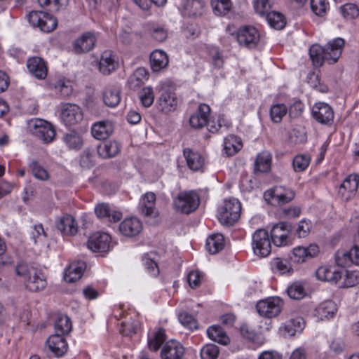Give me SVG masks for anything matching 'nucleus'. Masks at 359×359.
<instances>
[{
	"label": "nucleus",
	"mask_w": 359,
	"mask_h": 359,
	"mask_svg": "<svg viewBox=\"0 0 359 359\" xmlns=\"http://www.w3.org/2000/svg\"><path fill=\"white\" fill-rule=\"evenodd\" d=\"M38 2L42 7H48L50 10L58 12L67 7L69 0H38Z\"/></svg>",
	"instance_id": "46"
},
{
	"label": "nucleus",
	"mask_w": 359,
	"mask_h": 359,
	"mask_svg": "<svg viewBox=\"0 0 359 359\" xmlns=\"http://www.w3.org/2000/svg\"><path fill=\"white\" fill-rule=\"evenodd\" d=\"M204 7L201 0H186L183 4L182 13L189 17L201 15Z\"/></svg>",
	"instance_id": "37"
},
{
	"label": "nucleus",
	"mask_w": 359,
	"mask_h": 359,
	"mask_svg": "<svg viewBox=\"0 0 359 359\" xmlns=\"http://www.w3.org/2000/svg\"><path fill=\"white\" fill-rule=\"evenodd\" d=\"M316 275L320 280L337 283L341 278V271L334 266H322L316 270Z\"/></svg>",
	"instance_id": "24"
},
{
	"label": "nucleus",
	"mask_w": 359,
	"mask_h": 359,
	"mask_svg": "<svg viewBox=\"0 0 359 359\" xmlns=\"http://www.w3.org/2000/svg\"><path fill=\"white\" fill-rule=\"evenodd\" d=\"M319 248L316 244H311L308 247L298 246L292 250L290 258L291 262L300 264L317 256Z\"/></svg>",
	"instance_id": "14"
},
{
	"label": "nucleus",
	"mask_w": 359,
	"mask_h": 359,
	"mask_svg": "<svg viewBox=\"0 0 359 359\" xmlns=\"http://www.w3.org/2000/svg\"><path fill=\"white\" fill-rule=\"evenodd\" d=\"M156 205V195L153 192L146 193L141 198L140 208L145 216H149L154 213Z\"/></svg>",
	"instance_id": "39"
},
{
	"label": "nucleus",
	"mask_w": 359,
	"mask_h": 359,
	"mask_svg": "<svg viewBox=\"0 0 359 359\" xmlns=\"http://www.w3.org/2000/svg\"><path fill=\"white\" fill-rule=\"evenodd\" d=\"M113 130L114 127L110 121H102L93 125L91 133L97 140H105L112 134Z\"/></svg>",
	"instance_id": "30"
},
{
	"label": "nucleus",
	"mask_w": 359,
	"mask_h": 359,
	"mask_svg": "<svg viewBox=\"0 0 359 359\" xmlns=\"http://www.w3.org/2000/svg\"><path fill=\"white\" fill-rule=\"evenodd\" d=\"M111 237L108 233L96 232L88 238V248L93 252H107L109 250Z\"/></svg>",
	"instance_id": "16"
},
{
	"label": "nucleus",
	"mask_w": 359,
	"mask_h": 359,
	"mask_svg": "<svg viewBox=\"0 0 359 359\" xmlns=\"http://www.w3.org/2000/svg\"><path fill=\"white\" fill-rule=\"evenodd\" d=\"M209 55L215 67L219 69L223 67L224 60L218 48L211 47L209 49Z\"/></svg>",
	"instance_id": "62"
},
{
	"label": "nucleus",
	"mask_w": 359,
	"mask_h": 359,
	"mask_svg": "<svg viewBox=\"0 0 359 359\" xmlns=\"http://www.w3.org/2000/svg\"><path fill=\"white\" fill-rule=\"evenodd\" d=\"M149 79V73L144 67H139L130 75L128 84L130 89L136 90Z\"/></svg>",
	"instance_id": "35"
},
{
	"label": "nucleus",
	"mask_w": 359,
	"mask_h": 359,
	"mask_svg": "<svg viewBox=\"0 0 359 359\" xmlns=\"http://www.w3.org/2000/svg\"><path fill=\"white\" fill-rule=\"evenodd\" d=\"M288 296L293 299L299 300L303 299L306 295L304 287L299 282L292 283L287 290Z\"/></svg>",
	"instance_id": "49"
},
{
	"label": "nucleus",
	"mask_w": 359,
	"mask_h": 359,
	"mask_svg": "<svg viewBox=\"0 0 359 359\" xmlns=\"http://www.w3.org/2000/svg\"><path fill=\"white\" fill-rule=\"evenodd\" d=\"M344 46V40L337 38L329 41L325 46L314 44L309 49V56L316 67H321L325 62L336 63L340 57Z\"/></svg>",
	"instance_id": "1"
},
{
	"label": "nucleus",
	"mask_w": 359,
	"mask_h": 359,
	"mask_svg": "<svg viewBox=\"0 0 359 359\" xmlns=\"http://www.w3.org/2000/svg\"><path fill=\"white\" fill-rule=\"evenodd\" d=\"M121 151V145L116 141H107L100 144L97 147V153L104 158H113Z\"/></svg>",
	"instance_id": "33"
},
{
	"label": "nucleus",
	"mask_w": 359,
	"mask_h": 359,
	"mask_svg": "<svg viewBox=\"0 0 359 359\" xmlns=\"http://www.w3.org/2000/svg\"><path fill=\"white\" fill-rule=\"evenodd\" d=\"M96 216L105 222H117L123 217L121 211L111 209L108 203H99L95 207Z\"/></svg>",
	"instance_id": "19"
},
{
	"label": "nucleus",
	"mask_w": 359,
	"mask_h": 359,
	"mask_svg": "<svg viewBox=\"0 0 359 359\" xmlns=\"http://www.w3.org/2000/svg\"><path fill=\"white\" fill-rule=\"evenodd\" d=\"M28 127L32 135L43 143L49 144L53 141L55 130L50 123L43 119L34 118L29 121Z\"/></svg>",
	"instance_id": "4"
},
{
	"label": "nucleus",
	"mask_w": 359,
	"mask_h": 359,
	"mask_svg": "<svg viewBox=\"0 0 359 359\" xmlns=\"http://www.w3.org/2000/svg\"><path fill=\"white\" fill-rule=\"evenodd\" d=\"M205 247L210 254H217L224 247V238L220 233L213 234L206 240Z\"/></svg>",
	"instance_id": "42"
},
{
	"label": "nucleus",
	"mask_w": 359,
	"mask_h": 359,
	"mask_svg": "<svg viewBox=\"0 0 359 359\" xmlns=\"http://www.w3.org/2000/svg\"><path fill=\"white\" fill-rule=\"evenodd\" d=\"M150 32L152 37L158 42L164 41L168 36L167 31L161 27H153Z\"/></svg>",
	"instance_id": "64"
},
{
	"label": "nucleus",
	"mask_w": 359,
	"mask_h": 359,
	"mask_svg": "<svg viewBox=\"0 0 359 359\" xmlns=\"http://www.w3.org/2000/svg\"><path fill=\"white\" fill-rule=\"evenodd\" d=\"M184 157L186 159L188 168L193 171L200 170L204 165V158L198 151L189 148L183 151Z\"/></svg>",
	"instance_id": "28"
},
{
	"label": "nucleus",
	"mask_w": 359,
	"mask_h": 359,
	"mask_svg": "<svg viewBox=\"0 0 359 359\" xmlns=\"http://www.w3.org/2000/svg\"><path fill=\"white\" fill-rule=\"evenodd\" d=\"M287 112V108L283 104H273L270 109V116L274 123H280Z\"/></svg>",
	"instance_id": "50"
},
{
	"label": "nucleus",
	"mask_w": 359,
	"mask_h": 359,
	"mask_svg": "<svg viewBox=\"0 0 359 359\" xmlns=\"http://www.w3.org/2000/svg\"><path fill=\"white\" fill-rule=\"evenodd\" d=\"M269 25L276 29H281L285 25V17L280 13L271 11L265 18Z\"/></svg>",
	"instance_id": "44"
},
{
	"label": "nucleus",
	"mask_w": 359,
	"mask_h": 359,
	"mask_svg": "<svg viewBox=\"0 0 359 359\" xmlns=\"http://www.w3.org/2000/svg\"><path fill=\"white\" fill-rule=\"evenodd\" d=\"M312 116L319 123L331 126L334 121V114L328 104L318 102L312 107Z\"/></svg>",
	"instance_id": "11"
},
{
	"label": "nucleus",
	"mask_w": 359,
	"mask_h": 359,
	"mask_svg": "<svg viewBox=\"0 0 359 359\" xmlns=\"http://www.w3.org/2000/svg\"><path fill=\"white\" fill-rule=\"evenodd\" d=\"M359 183V175L353 174L348 176L341 184L339 193L345 196L346 199L351 198L357 191Z\"/></svg>",
	"instance_id": "25"
},
{
	"label": "nucleus",
	"mask_w": 359,
	"mask_h": 359,
	"mask_svg": "<svg viewBox=\"0 0 359 359\" xmlns=\"http://www.w3.org/2000/svg\"><path fill=\"white\" fill-rule=\"evenodd\" d=\"M178 319L180 323L189 330L197 329L198 325L196 320L193 316L186 311H182L179 313Z\"/></svg>",
	"instance_id": "55"
},
{
	"label": "nucleus",
	"mask_w": 359,
	"mask_h": 359,
	"mask_svg": "<svg viewBox=\"0 0 359 359\" xmlns=\"http://www.w3.org/2000/svg\"><path fill=\"white\" fill-rule=\"evenodd\" d=\"M311 161V158L306 154L297 155L292 162L294 170L295 172H302L307 168Z\"/></svg>",
	"instance_id": "51"
},
{
	"label": "nucleus",
	"mask_w": 359,
	"mask_h": 359,
	"mask_svg": "<svg viewBox=\"0 0 359 359\" xmlns=\"http://www.w3.org/2000/svg\"><path fill=\"white\" fill-rule=\"evenodd\" d=\"M15 272L22 278L26 288L31 292H39L46 287V276L40 269L25 263H20L15 267Z\"/></svg>",
	"instance_id": "2"
},
{
	"label": "nucleus",
	"mask_w": 359,
	"mask_h": 359,
	"mask_svg": "<svg viewBox=\"0 0 359 359\" xmlns=\"http://www.w3.org/2000/svg\"><path fill=\"white\" fill-rule=\"evenodd\" d=\"M359 283V271H347L346 273L345 278L343 281L341 287H352Z\"/></svg>",
	"instance_id": "61"
},
{
	"label": "nucleus",
	"mask_w": 359,
	"mask_h": 359,
	"mask_svg": "<svg viewBox=\"0 0 359 359\" xmlns=\"http://www.w3.org/2000/svg\"><path fill=\"white\" fill-rule=\"evenodd\" d=\"M211 6L216 15H224L230 11L231 3L230 0H211Z\"/></svg>",
	"instance_id": "48"
},
{
	"label": "nucleus",
	"mask_w": 359,
	"mask_h": 359,
	"mask_svg": "<svg viewBox=\"0 0 359 359\" xmlns=\"http://www.w3.org/2000/svg\"><path fill=\"white\" fill-rule=\"evenodd\" d=\"M327 0H311V8L313 12L319 16L323 15L328 8Z\"/></svg>",
	"instance_id": "60"
},
{
	"label": "nucleus",
	"mask_w": 359,
	"mask_h": 359,
	"mask_svg": "<svg viewBox=\"0 0 359 359\" xmlns=\"http://www.w3.org/2000/svg\"><path fill=\"white\" fill-rule=\"evenodd\" d=\"M64 141L70 149L79 150L83 145L81 137L75 132H71L64 136Z\"/></svg>",
	"instance_id": "47"
},
{
	"label": "nucleus",
	"mask_w": 359,
	"mask_h": 359,
	"mask_svg": "<svg viewBox=\"0 0 359 359\" xmlns=\"http://www.w3.org/2000/svg\"><path fill=\"white\" fill-rule=\"evenodd\" d=\"M335 261L341 267H348L351 264L359 265V248L353 247L349 250H337L335 253Z\"/></svg>",
	"instance_id": "15"
},
{
	"label": "nucleus",
	"mask_w": 359,
	"mask_h": 359,
	"mask_svg": "<svg viewBox=\"0 0 359 359\" xmlns=\"http://www.w3.org/2000/svg\"><path fill=\"white\" fill-rule=\"evenodd\" d=\"M241 211V204L238 199L225 200L218 212V219L223 225H233L240 218Z\"/></svg>",
	"instance_id": "3"
},
{
	"label": "nucleus",
	"mask_w": 359,
	"mask_h": 359,
	"mask_svg": "<svg viewBox=\"0 0 359 359\" xmlns=\"http://www.w3.org/2000/svg\"><path fill=\"white\" fill-rule=\"evenodd\" d=\"M184 354V348L177 341L170 340L166 342L161 351V359H182Z\"/></svg>",
	"instance_id": "20"
},
{
	"label": "nucleus",
	"mask_w": 359,
	"mask_h": 359,
	"mask_svg": "<svg viewBox=\"0 0 359 359\" xmlns=\"http://www.w3.org/2000/svg\"><path fill=\"white\" fill-rule=\"evenodd\" d=\"M199 204V196L194 191L180 192L173 201L175 209L184 214H189L195 211Z\"/></svg>",
	"instance_id": "5"
},
{
	"label": "nucleus",
	"mask_w": 359,
	"mask_h": 359,
	"mask_svg": "<svg viewBox=\"0 0 359 359\" xmlns=\"http://www.w3.org/2000/svg\"><path fill=\"white\" fill-rule=\"evenodd\" d=\"M157 104L161 111L168 114L177 109L178 99L175 93L171 88L163 86L159 90Z\"/></svg>",
	"instance_id": "9"
},
{
	"label": "nucleus",
	"mask_w": 359,
	"mask_h": 359,
	"mask_svg": "<svg viewBox=\"0 0 359 359\" xmlns=\"http://www.w3.org/2000/svg\"><path fill=\"white\" fill-rule=\"evenodd\" d=\"M103 101L109 107H116L121 101V88L118 86L110 85L103 92Z\"/></svg>",
	"instance_id": "29"
},
{
	"label": "nucleus",
	"mask_w": 359,
	"mask_h": 359,
	"mask_svg": "<svg viewBox=\"0 0 359 359\" xmlns=\"http://www.w3.org/2000/svg\"><path fill=\"white\" fill-rule=\"evenodd\" d=\"M243 144L239 137L231 135L224 138V151L227 156H231L238 153Z\"/></svg>",
	"instance_id": "38"
},
{
	"label": "nucleus",
	"mask_w": 359,
	"mask_h": 359,
	"mask_svg": "<svg viewBox=\"0 0 359 359\" xmlns=\"http://www.w3.org/2000/svg\"><path fill=\"white\" fill-rule=\"evenodd\" d=\"M210 113V107L206 104H200L198 109L189 118L191 128L200 129L207 126Z\"/></svg>",
	"instance_id": "17"
},
{
	"label": "nucleus",
	"mask_w": 359,
	"mask_h": 359,
	"mask_svg": "<svg viewBox=\"0 0 359 359\" xmlns=\"http://www.w3.org/2000/svg\"><path fill=\"white\" fill-rule=\"evenodd\" d=\"M283 306V302L280 298L272 297L259 301L256 309L260 316L271 318L279 315Z\"/></svg>",
	"instance_id": "7"
},
{
	"label": "nucleus",
	"mask_w": 359,
	"mask_h": 359,
	"mask_svg": "<svg viewBox=\"0 0 359 359\" xmlns=\"http://www.w3.org/2000/svg\"><path fill=\"white\" fill-rule=\"evenodd\" d=\"M208 336L212 341L219 344L226 345L229 342V338L226 332L219 325H212L207 330Z\"/></svg>",
	"instance_id": "43"
},
{
	"label": "nucleus",
	"mask_w": 359,
	"mask_h": 359,
	"mask_svg": "<svg viewBox=\"0 0 359 359\" xmlns=\"http://www.w3.org/2000/svg\"><path fill=\"white\" fill-rule=\"evenodd\" d=\"M139 97L144 107L151 106L154 100V94L152 88H143L139 93Z\"/></svg>",
	"instance_id": "53"
},
{
	"label": "nucleus",
	"mask_w": 359,
	"mask_h": 359,
	"mask_svg": "<svg viewBox=\"0 0 359 359\" xmlns=\"http://www.w3.org/2000/svg\"><path fill=\"white\" fill-rule=\"evenodd\" d=\"M143 264L147 271L153 276H157L159 273V269L156 262L149 255L145 254L142 257Z\"/></svg>",
	"instance_id": "58"
},
{
	"label": "nucleus",
	"mask_w": 359,
	"mask_h": 359,
	"mask_svg": "<svg viewBox=\"0 0 359 359\" xmlns=\"http://www.w3.org/2000/svg\"><path fill=\"white\" fill-rule=\"evenodd\" d=\"M96 39L90 32L83 34L74 43V51L76 54H82L90 51L95 46Z\"/></svg>",
	"instance_id": "22"
},
{
	"label": "nucleus",
	"mask_w": 359,
	"mask_h": 359,
	"mask_svg": "<svg viewBox=\"0 0 359 359\" xmlns=\"http://www.w3.org/2000/svg\"><path fill=\"white\" fill-rule=\"evenodd\" d=\"M62 119L67 125H74L83 119V113L79 106L66 103L62 107Z\"/></svg>",
	"instance_id": "18"
},
{
	"label": "nucleus",
	"mask_w": 359,
	"mask_h": 359,
	"mask_svg": "<svg viewBox=\"0 0 359 359\" xmlns=\"http://www.w3.org/2000/svg\"><path fill=\"white\" fill-rule=\"evenodd\" d=\"M337 311L336 304L332 301H325L315 309V316L320 320L332 318Z\"/></svg>",
	"instance_id": "36"
},
{
	"label": "nucleus",
	"mask_w": 359,
	"mask_h": 359,
	"mask_svg": "<svg viewBox=\"0 0 359 359\" xmlns=\"http://www.w3.org/2000/svg\"><path fill=\"white\" fill-rule=\"evenodd\" d=\"M46 343L49 349L55 354V356L60 357L63 355L67 351V343L63 336L59 334H53L49 337Z\"/></svg>",
	"instance_id": "26"
},
{
	"label": "nucleus",
	"mask_w": 359,
	"mask_h": 359,
	"mask_svg": "<svg viewBox=\"0 0 359 359\" xmlns=\"http://www.w3.org/2000/svg\"><path fill=\"white\" fill-rule=\"evenodd\" d=\"M272 156L266 151H264L257 156L255 162V171L267 172L271 170Z\"/></svg>",
	"instance_id": "41"
},
{
	"label": "nucleus",
	"mask_w": 359,
	"mask_h": 359,
	"mask_svg": "<svg viewBox=\"0 0 359 359\" xmlns=\"http://www.w3.org/2000/svg\"><path fill=\"white\" fill-rule=\"evenodd\" d=\"M55 334L64 336L72 330V325L70 318L63 314H57L55 321Z\"/></svg>",
	"instance_id": "40"
},
{
	"label": "nucleus",
	"mask_w": 359,
	"mask_h": 359,
	"mask_svg": "<svg viewBox=\"0 0 359 359\" xmlns=\"http://www.w3.org/2000/svg\"><path fill=\"white\" fill-rule=\"evenodd\" d=\"M291 229L292 226L287 222L275 224L271 231V241L278 247L287 245L290 242L288 236Z\"/></svg>",
	"instance_id": "12"
},
{
	"label": "nucleus",
	"mask_w": 359,
	"mask_h": 359,
	"mask_svg": "<svg viewBox=\"0 0 359 359\" xmlns=\"http://www.w3.org/2000/svg\"><path fill=\"white\" fill-rule=\"evenodd\" d=\"M27 67L29 73L38 79H44L47 76V66L41 57H29L27 61Z\"/></svg>",
	"instance_id": "21"
},
{
	"label": "nucleus",
	"mask_w": 359,
	"mask_h": 359,
	"mask_svg": "<svg viewBox=\"0 0 359 359\" xmlns=\"http://www.w3.org/2000/svg\"><path fill=\"white\" fill-rule=\"evenodd\" d=\"M187 281L191 288H196L201 283L202 275L198 271H191L187 276Z\"/></svg>",
	"instance_id": "63"
},
{
	"label": "nucleus",
	"mask_w": 359,
	"mask_h": 359,
	"mask_svg": "<svg viewBox=\"0 0 359 359\" xmlns=\"http://www.w3.org/2000/svg\"><path fill=\"white\" fill-rule=\"evenodd\" d=\"M29 167L33 175L36 179L40 180H47L49 178V175L47 170L36 161H32L29 164Z\"/></svg>",
	"instance_id": "54"
},
{
	"label": "nucleus",
	"mask_w": 359,
	"mask_h": 359,
	"mask_svg": "<svg viewBox=\"0 0 359 359\" xmlns=\"http://www.w3.org/2000/svg\"><path fill=\"white\" fill-rule=\"evenodd\" d=\"M142 229V223L136 217L125 219L119 225L120 232L127 237H133L137 236L141 232Z\"/></svg>",
	"instance_id": "23"
},
{
	"label": "nucleus",
	"mask_w": 359,
	"mask_h": 359,
	"mask_svg": "<svg viewBox=\"0 0 359 359\" xmlns=\"http://www.w3.org/2000/svg\"><path fill=\"white\" fill-rule=\"evenodd\" d=\"M264 197L268 203L278 205L285 204L292 201L294 197V193L292 190L283 191L282 187H276L273 189L266 191Z\"/></svg>",
	"instance_id": "13"
},
{
	"label": "nucleus",
	"mask_w": 359,
	"mask_h": 359,
	"mask_svg": "<svg viewBox=\"0 0 359 359\" xmlns=\"http://www.w3.org/2000/svg\"><path fill=\"white\" fill-rule=\"evenodd\" d=\"M271 0H256L254 1V8L257 13L263 17L270 13Z\"/></svg>",
	"instance_id": "57"
},
{
	"label": "nucleus",
	"mask_w": 359,
	"mask_h": 359,
	"mask_svg": "<svg viewBox=\"0 0 359 359\" xmlns=\"http://www.w3.org/2000/svg\"><path fill=\"white\" fill-rule=\"evenodd\" d=\"M27 19L33 27H39L44 32H52L57 25V20L54 16L43 11H32L29 13Z\"/></svg>",
	"instance_id": "6"
},
{
	"label": "nucleus",
	"mask_w": 359,
	"mask_h": 359,
	"mask_svg": "<svg viewBox=\"0 0 359 359\" xmlns=\"http://www.w3.org/2000/svg\"><path fill=\"white\" fill-rule=\"evenodd\" d=\"M219 350L215 344H207L201 351L202 359H217Z\"/></svg>",
	"instance_id": "56"
},
{
	"label": "nucleus",
	"mask_w": 359,
	"mask_h": 359,
	"mask_svg": "<svg viewBox=\"0 0 359 359\" xmlns=\"http://www.w3.org/2000/svg\"><path fill=\"white\" fill-rule=\"evenodd\" d=\"M86 268V264L83 261H79L71 264L67 269L64 279L67 283H74L79 280Z\"/></svg>",
	"instance_id": "32"
},
{
	"label": "nucleus",
	"mask_w": 359,
	"mask_h": 359,
	"mask_svg": "<svg viewBox=\"0 0 359 359\" xmlns=\"http://www.w3.org/2000/svg\"><path fill=\"white\" fill-rule=\"evenodd\" d=\"M343 17L347 20L354 19L359 15V8L356 4H346L340 7Z\"/></svg>",
	"instance_id": "52"
},
{
	"label": "nucleus",
	"mask_w": 359,
	"mask_h": 359,
	"mask_svg": "<svg viewBox=\"0 0 359 359\" xmlns=\"http://www.w3.org/2000/svg\"><path fill=\"white\" fill-rule=\"evenodd\" d=\"M272 269L273 271H278L280 274H284L292 271L290 263L286 259L276 258L272 262Z\"/></svg>",
	"instance_id": "59"
},
{
	"label": "nucleus",
	"mask_w": 359,
	"mask_h": 359,
	"mask_svg": "<svg viewBox=\"0 0 359 359\" xmlns=\"http://www.w3.org/2000/svg\"><path fill=\"white\" fill-rule=\"evenodd\" d=\"M237 41L241 46L253 48L256 47L259 41V32L251 26L241 27L237 32Z\"/></svg>",
	"instance_id": "10"
},
{
	"label": "nucleus",
	"mask_w": 359,
	"mask_h": 359,
	"mask_svg": "<svg viewBox=\"0 0 359 359\" xmlns=\"http://www.w3.org/2000/svg\"><path fill=\"white\" fill-rule=\"evenodd\" d=\"M168 62V56L162 50H155L150 55V65L154 72H158L165 69Z\"/></svg>",
	"instance_id": "31"
},
{
	"label": "nucleus",
	"mask_w": 359,
	"mask_h": 359,
	"mask_svg": "<svg viewBox=\"0 0 359 359\" xmlns=\"http://www.w3.org/2000/svg\"><path fill=\"white\" fill-rule=\"evenodd\" d=\"M116 63L111 50H105L102 55L99 62V70L103 74H109L116 69Z\"/></svg>",
	"instance_id": "34"
},
{
	"label": "nucleus",
	"mask_w": 359,
	"mask_h": 359,
	"mask_svg": "<svg viewBox=\"0 0 359 359\" xmlns=\"http://www.w3.org/2000/svg\"><path fill=\"white\" fill-rule=\"evenodd\" d=\"M165 330L160 328L156 332H155L153 337L148 339V347L150 351H157L165 341Z\"/></svg>",
	"instance_id": "45"
},
{
	"label": "nucleus",
	"mask_w": 359,
	"mask_h": 359,
	"mask_svg": "<svg viewBox=\"0 0 359 359\" xmlns=\"http://www.w3.org/2000/svg\"><path fill=\"white\" fill-rule=\"evenodd\" d=\"M56 227L63 234L74 236L78 231L75 219L70 215H65L56 222Z\"/></svg>",
	"instance_id": "27"
},
{
	"label": "nucleus",
	"mask_w": 359,
	"mask_h": 359,
	"mask_svg": "<svg viewBox=\"0 0 359 359\" xmlns=\"http://www.w3.org/2000/svg\"><path fill=\"white\" fill-rule=\"evenodd\" d=\"M252 245L255 255L267 257L271 251V239L268 231L263 229L257 230L252 234Z\"/></svg>",
	"instance_id": "8"
}]
</instances>
